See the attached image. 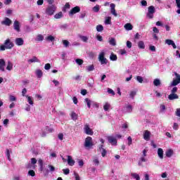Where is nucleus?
Returning a JSON list of instances; mask_svg holds the SVG:
<instances>
[{
    "label": "nucleus",
    "instance_id": "nucleus-1",
    "mask_svg": "<svg viewBox=\"0 0 180 180\" xmlns=\"http://www.w3.org/2000/svg\"><path fill=\"white\" fill-rule=\"evenodd\" d=\"M15 46V44L12 42L11 39L8 38L4 41L3 45H0V51H5L6 50H11Z\"/></svg>",
    "mask_w": 180,
    "mask_h": 180
},
{
    "label": "nucleus",
    "instance_id": "nucleus-2",
    "mask_svg": "<svg viewBox=\"0 0 180 180\" xmlns=\"http://www.w3.org/2000/svg\"><path fill=\"white\" fill-rule=\"evenodd\" d=\"M56 11H57V7L56 6V5H50L46 7L45 10V14L47 16H53Z\"/></svg>",
    "mask_w": 180,
    "mask_h": 180
},
{
    "label": "nucleus",
    "instance_id": "nucleus-3",
    "mask_svg": "<svg viewBox=\"0 0 180 180\" xmlns=\"http://www.w3.org/2000/svg\"><path fill=\"white\" fill-rule=\"evenodd\" d=\"M55 171H56V167L54 166H53V165H49L47 166V169H44L42 170L45 176H47V175H49V174H50V172H51V174H53V172H54Z\"/></svg>",
    "mask_w": 180,
    "mask_h": 180
},
{
    "label": "nucleus",
    "instance_id": "nucleus-4",
    "mask_svg": "<svg viewBox=\"0 0 180 180\" xmlns=\"http://www.w3.org/2000/svg\"><path fill=\"white\" fill-rule=\"evenodd\" d=\"M93 146H94V143L92 142V137L91 136L86 137L84 141L85 148H91Z\"/></svg>",
    "mask_w": 180,
    "mask_h": 180
},
{
    "label": "nucleus",
    "instance_id": "nucleus-5",
    "mask_svg": "<svg viewBox=\"0 0 180 180\" xmlns=\"http://www.w3.org/2000/svg\"><path fill=\"white\" fill-rule=\"evenodd\" d=\"M154 13H155V7L150 6L148 8L147 17L149 19H153L154 18Z\"/></svg>",
    "mask_w": 180,
    "mask_h": 180
},
{
    "label": "nucleus",
    "instance_id": "nucleus-6",
    "mask_svg": "<svg viewBox=\"0 0 180 180\" xmlns=\"http://www.w3.org/2000/svg\"><path fill=\"white\" fill-rule=\"evenodd\" d=\"M175 79L170 84V86H176L178 84H180V75L174 72Z\"/></svg>",
    "mask_w": 180,
    "mask_h": 180
},
{
    "label": "nucleus",
    "instance_id": "nucleus-7",
    "mask_svg": "<svg viewBox=\"0 0 180 180\" xmlns=\"http://www.w3.org/2000/svg\"><path fill=\"white\" fill-rule=\"evenodd\" d=\"M105 51H101L98 55V61L101 65L108 64V59L105 58Z\"/></svg>",
    "mask_w": 180,
    "mask_h": 180
},
{
    "label": "nucleus",
    "instance_id": "nucleus-8",
    "mask_svg": "<svg viewBox=\"0 0 180 180\" xmlns=\"http://www.w3.org/2000/svg\"><path fill=\"white\" fill-rule=\"evenodd\" d=\"M84 132L85 134H87L88 136H93L94 135V131L89 127V125L85 124L84 127Z\"/></svg>",
    "mask_w": 180,
    "mask_h": 180
},
{
    "label": "nucleus",
    "instance_id": "nucleus-9",
    "mask_svg": "<svg viewBox=\"0 0 180 180\" xmlns=\"http://www.w3.org/2000/svg\"><path fill=\"white\" fill-rule=\"evenodd\" d=\"M108 142L112 144V146H116L117 144V139H116V137L113 136H108Z\"/></svg>",
    "mask_w": 180,
    "mask_h": 180
},
{
    "label": "nucleus",
    "instance_id": "nucleus-10",
    "mask_svg": "<svg viewBox=\"0 0 180 180\" xmlns=\"http://www.w3.org/2000/svg\"><path fill=\"white\" fill-rule=\"evenodd\" d=\"M124 112L125 113H131L133 112V106L129 104L125 105L124 106Z\"/></svg>",
    "mask_w": 180,
    "mask_h": 180
},
{
    "label": "nucleus",
    "instance_id": "nucleus-11",
    "mask_svg": "<svg viewBox=\"0 0 180 180\" xmlns=\"http://www.w3.org/2000/svg\"><path fill=\"white\" fill-rule=\"evenodd\" d=\"M81 11V8L79 6H75V8H72L69 13V15L70 16H72V15H75V13H78Z\"/></svg>",
    "mask_w": 180,
    "mask_h": 180
},
{
    "label": "nucleus",
    "instance_id": "nucleus-12",
    "mask_svg": "<svg viewBox=\"0 0 180 180\" xmlns=\"http://www.w3.org/2000/svg\"><path fill=\"white\" fill-rule=\"evenodd\" d=\"M67 158L68 165L70 167H74V165H75V160L72 159V157L70 155H67Z\"/></svg>",
    "mask_w": 180,
    "mask_h": 180
},
{
    "label": "nucleus",
    "instance_id": "nucleus-13",
    "mask_svg": "<svg viewBox=\"0 0 180 180\" xmlns=\"http://www.w3.org/2000/svg\"><path fill=\"white\" fill-rule=\"evenodd\" d=\"M150 137H151V133L148 130H146L143 132V139L146 141H148L150 140Z\"/></svg>",
    "mask_w": 180,
    "mask_h": 180
},
{
    "label": "nucleus",
    "instance_id": "nucleus-14",
    "mask_svg": "<svg viewBox=\"0 0 180 180\" xmlns=\"http://www.w3.org/2000/svg\"><path fill=\"white\" fill-rule=\"evenodd\" d=\"M15 44H16V46H23V44H25V41L23 40V38H15Z\"/></svg>",
    "mask_w": 180,
    "mask_h": 180
},
{
    "label": "nucleus",
    "instance_id": "nucleus-15",
    "mask_svg": "<svg viewBox=\"0 0 180 180\" xmlns=\"http://www.w3.org/2000/svg\"><path fill=\"white\" fill-rule=\"evenodd\" d=\"M13 28H14V30H16V32H20V23L19 22V21L18 20L14 21Z\"/></svg>",
    "mask_w": 180,
    "mask_h": 180
},
{
    "label": "nucleus",
    "instance_id": "nucleus-16",
    "mask_svg": "<svg viewBox=\"0 0 180 180\" xmlns=\"http://www.w3.org/2000/svg\"><path fill=\"white\" fill-rule=\"evenodd\" d=\"M1 25L5 26H11L12 25V20L8 18H5L4 20L1 21Z\"/></svg>",
    "mask_w": 180,
    "mask_h": 180
},
{
    "label": "nucleus",
    "instance_id": "nucleus-17",
    "mask_svg": "<svg viewBox=\"0 0 180 180\" xmlns=\"http://www.w3.org/2000/svg\"><path fill=\"white\" fill-rule=\"evenodd\" d=\"M115 8H116V5L115 4H110V12H111L112 15H113L115 17H117V13H116V9H115Z\"/></svg>",
    "mask_w": 180,
    "mask_h": 180
},
{
    "label": "nucleus",
    "instance_id": "nucleus-18",
    "mask_svg": "<svg viewBox=\"0 0 180 180\" xmlns=\"http://www.w3.org/2000/svg\"><path fill=\"white\" fill-rule=\"evenodd\" d=\"M179 96L176 94L171 93L168 96L169 101H174V99H179Z\"/></svg>",
    "mask_w": 180,
    "mask_h": 180
},
{
    "label": "nucleus",
    "instance_id": "nucleus-19",
    "mask_svg": "<svg viewBox=\"0 0 180 180\" xmlns=\"http://www.w3.org/2000/svg\"><path fill=\"white\" fill-rule=\"evenodd\" d=\"M166 44H168V46H172L173 49H176V45L175 44V42L171 39H166L165 40Z\"/></svg>",
    "mask_w": 180,
    "mask_h": 180
},
{
    "label": "nucleus",
    "instance_id": "nucleus-20",
    "mask_svg": "<svg viewBox=\"0 0 180 180\" xmlns=\"http://www.w3.org/2000/svg\"><path fill=\"white\" fill-rule=\"evenodd\" d=\"M158 155L160 160H162L164 158V150L162 148H160L158 149Z\"/></svg>",
    "mask_w": 180,
    "mask_h": 180
},
{
    "label": "nucleus",
    "instance_id": "nucleus-21",
    "mask_svg": "<svg viewBox=\"0 0 180 180\" xmlns=\"http://www.w3.org/2000/svg\"><path fill=\"white\" fill-rule=\"evenodd\" d=\"M165 155H166V157H167L168 158H171V157L174 155V150H173L172 149H168V150L165 152Z\"/></svg>",
    "mask_w": 180,
    "mask_h": 180
},
{
    "label": "nucleus",
    "instance_id": "nucleus-22",
    "mask_svg": "<svg viewBox=\"0 0 180 180\" xmlns=\"http://www.w3.org/2000/svg\"><path fill=\"white\" fill-rule=\"evenodd\" d=\"M0 71H5V60L0 59Z\"/></svg>",
    "mask_w": 180,
    "mask_h": 180
},
{
    "label": "nucleus",
    "instance_id": "nucleus-23",
    "mask_svg": "<svg viewBox=\"0 0 180 180\" xmlns=\"http://www.w3.org/2000/svg\"><path fill=\"white\" fill-rule=\"evenodd\" d=\"M147 162V159H146L145 157L141 156L139 160L138 165L139 167H143V162Z\"/></svg>",
    "mask_w": 180,
    "mask_h": 180
},
{
    "label": "nucleus",
    "instance_id": "nucleus-24",
    "mask_svg": "<svg viewBox=\"0 0 180 180\" xmlns=\"http://www.w3.org/2000/svg\"><path fill=\"white\" fill-rule=\"evenodd\" d=\"M28 63L32 64V63H40V60L36 56H33L32 58L28 60Z\"/></svg>",
    "mask_w": 180,
    "mask_h": 180
},
{
    "label": "nucleus",
    "instance_id": "nucleus-25",
    "mask_svg": "<svg viewBox=\"0 0 180 180\" xmlns=\"http://www.w3.org/2000/svg\"><path fill=\"white\" fill-rule=\"evenodd\" d=\"M80 40L83 41L84 43H86L88 40H89V37L87 36H84V35H79V36Z\"/></svg>",
    "mask_w": 180,
    "mask_h": 180
},
{
    "label": "nucleus",
    "instance_id": "nucleus-26",
    "mask_svg": "<svg viewBox=\"0 0 180 180\" xmlns=\"http://www.w3.org/2000/svg\"><path fill=\"white\" fill-rule=\"evenodd\" d=\"M84 102H85V103H86L87 107L89 108V109H91V105H92V103H94V101L89 100V98H86L84 99Z\"/></svg>",
    "mask_w": 180,
    "mask_h": 180
},
{
    "label": "nucleus",
    "instance_id": "nucleus-27",
    "mask_svg": "<svg viewBox=\"0 0 180 180\" xmlns=\"http://www.w3.org/2000/svg\"><path fill=\"white\" fill-rule=\"evenodd\" d=\"M13 69V64L12 63V62L11 61H8L7 62V67H6V70L8 71H12V70Z\"/></svg>",
    "mask_w": 180,
    "mask_h": 180
},
{
    "label": "nucleus",
    "instance_id": "nucleus-28",
    "mask_svg": "<svg viewBox=\"0 0 180 180\" xmlns=\"http://www.w3.org/2000/svg\"><path fill=\"white\" fill-rule=\"evenodd\" d=\"M94 70H95V65H89L86 67V71H87V72H91V71H94Z\"/></svg>",
    "mask_w": 180,
    "mask_h": 180
},
{
    "label": "nucleus",
    "instance_id": "nucleus-29",
    "mask_svg": "<svg viewBox=\"0 0 180 180\" xmlns=\"http://www.w3.org/2000/svg\"><path fill=\"white\" fill-rule=\"evenodd\" d=\"M138 47L139 49H141L142 50H144V49H146V45L144 44V41H139L138 42Z\"/></svg>",
    "mask_w": 180,
    "mask_h": 180
},
{
    "label": "nucleus",
    "instance_id": "nucleus-30",
    "mask_svg": "<svg viewBox=\"0 0 180 180\" xmlns=\"http://www.w3.org/2000/svg\"><path fill=\"white\" fill-rule=\"evenodd\" d=\"M125 30H133V25H131V24L130 23H127L124 25V26Z\"/></svg>",
    "mask_w": 180,
    "mask_h": 180
},
{
    "label": "nucleus",
    "instance_id": "nucleus-31",
    "mask_svg": "<svg viewBox=\"0 0 180 180\" xmlns=\"http://www.w3.org/2000/svg\"><path fill=\"white\" fill-rule=\"evenodd\" d=\"M46 41H54L56 40V38L52 35H49L46 37H45Z\"/></svg>",
    "mask_w": 180,
    "mask_h": 180
},
{
    "label": "nucleus",
    "instance_id": "nucleus-32",
    "mask_svg": "<svg viewBox=\"0 0 180 180\" xmlns=\"http://www.w3.org/2000/svg\"><path fill=\"white\" fill-rule=\"evenodd\" d=\"M35 74L37 78H41V77H43V72L41 71V70H37Z\"/></svg>",
    "mask_w": 180,
    "mask_h": 180
},
{
    "label": "nucleus",
    "instance_id": "nucleus-33",
    "mask_svg": "<svg viewBox=\"0 0 180 180\" xmlns=\"http://www.w3.org/2000/svg\"><path fill=\"white\" fill-rule=\"evenodd\" d=\"M25 168H27V169H34V168H36V166L32 165V163L29 162L25 165Z\"/></svg>",
    "mask_w": 180,
    "mask_h": 180
},
{
    "label": "nucleus",
    "instance_id": "nucleus-34",
    "mask_svg": "<svg viewBox=\"0 0 180 180\" xmlns=\"http://www.w3.org/2000/svg\"><path fill=\"white\" fill-rule=\"evenodd\" d=\"M25 97L27 99V102L30 105H31V106H33L34 103H33V98H32V96H25Z\"/></svg>",
    "mask_w": 180,
    "mask_h": 180
},
{
    "label": "nucleus",
    "instance_id": "nucleus-35",
    "mask_svg": "<svg viewBox=\"0 0 180 180\" xmlns=\"http://www.w3.org/2000/svg\"><path fill=\"white\" fill-rule=\"evenodd\" d=\"M153 84L155 86H160L161 85V81L160 79H155L153 81Z\"/></svg>",
    "mask_w": 180,
    "mask_h": 180
},
{
    "label": "nucleus",
    "instance_id": "nucleus-36",
    "mask_svg": "<svg viewBox=\"0 0 180 180\" xmlns=\"http://www.w3.org/2000/svg\"><path fill=\"white\" fill-rule=\"evenodd\" d=\"M36 41H43L44 40V37L42 34H38L35 39Z\"/></svg>",
    "mask_w": 180,
    "mask_h": 180
},
{
    "label": "nucleus",
    "instance_id": "nucleus-37",
    "mask_svg": "<svg viewBox=\"0 0 180 180\" xmlns=\"http://www.w3.org/2000/svg\"><path fill=\"white\" fill-rule=\"evenodd\" d=\"M110 60L111 61H117V56L115 55V53H111L110 56Z\"/></svg>",
    "mask_w": 180,
    "mask_h": 180
},
{
    "label": "nucleus",
    "instance_id": "nucleus-38",
    "mask_svg": "<svg viewBox=\"0 0 180 180\" xmlns=\"http://www.w3.org/2000/svg\"><path fill=\"white\" fill-rule=\"evenodd\" d=\"M131 176H132V178H134V179L140 180V175H139V174L131 173Z\"/></svg>",
    "mask_w": 180,
    "mask_h": 180
},
{
    "label": "nucleus",
    "instance_id": "nucleus-39",
    "mask_svg": "<svg viewBox=\"0 0 180 180\" xmlns=\"http://www.w3.org/2000/svg\"><path fill=\"white\" fill-rule=\"evenodd\" d=\"M62 43L63 44V46L65 47V49H67V47L70 46V41H68V40L67 39L62 40Z\"/></svg>",
    "mask_w": 180,
    "mask_h": 180
},
{
    "label": "nucleus",
    "instance_id": "nucleus-40",
    "mask_svg": "<svg viewBox=\"0 0 180 180\" xmlns=\"http://www.w3.org/2000/svg\"><path fill=\"white\" fill-rule=\"evenodd\" d=\"M105 25H111L112 23V18L111 17H106L105 20Z\"/></svg>",
    "mask_w": 180,
    "mask_h": 180
},
{
    "label": "nucleus",
    "instance_id": "nucleus-41",
    "mask_svg": "<svg viewBox=\"0 0 180 180\" xmlns=\"http://www.w3.org/2000/svg\"><path fill=\"white\" fill-rule=\"evenodd\" d=\"M11 153H12L9 149H6V155L7 157V159L8 161H11L12 159H11Z\"/></svg>",
    "mask_w": 180,
    "mask_h": 180
},
{
    "label": "nucleus",
    "instance_id": "nucleus-42",
    "mask_svg": "<svg viewBox=\"0 0 180 180\" xmlns=\"http://www.w3.org/2000/svg\"><path fill=\"white\" fill-rule=\"evenodd\" d=\"M63 12H59L54 15L55 19H61L63 18Z\"/></svg>",
    "mask_w": 180,
    "mask_h": 180
},
{
    "label": "nucleus",
    "instance_id": "nucleus-43",
    "mask_svg": "<svg viewBox=\"0 0 180 180\" xmlns=\"http://www.w3.org/2000/svg\"><path fill=\"white\" fill-rule=\"evenodd\" d=\"M70 116L72 120H77V119H78V115H77V113L75 112H72Z\"/></svg>",
    "mask_w": 180,
    "mask_h": 180
},
{
    "label": "nucleus",
    "instance_id": "nucleus-44",
    "mask_svg": "<svg viewBox=\"0 0 180 180\" xmlns=\"http://www.w3.org/2000/svg\"><path fill=\"white\" fill-rule=\"evenodd\" d=\"M97 32H103V25H98L96 27Z\"/></svg>",
    "mask_w": 180,
    "mask_h": 180
},
{
    "label": "nucleus",
    "instance_id": "nucleus-45",
    "mask_svg": "<svg viewBox=\"0 0 180 180\" xmlns=\"http://www.w3.org/2000/svg\"><path fill=\"white\" fill-rule=\"evenodd\" d=\"M75 63H77L78 65H82L84 64V60L77 58L75 60Z\"/></svg>",
    "mask_w": 180,
    "mask_h": 180
},
{
    "label": "nucleus",
    "instance_id": "nucleus-46",
    "mask_svg": "<svg viewBox=\"0 0 180 180\" xmlns=\"http://www.w3.org/2000/svg\"><path fill=\"white\" fill-rule=\"evenodd\" d=\"M136 79L139 84H143V79L141 76H136Z\"/></svg>",
    "mask_w": 180,
    "mask_h": 180
},
{
    "label": "nucleus",
    "instance_id": "nucleus-47",
    "mask_svg": "<svg viewBox=\"0 0 180 180\" xmlns=\"http://www.w3.org/2000/svg\"><path fill=\"white\" fill-rule=\"evenodd\" d=\"M109 43L111 46H116V40L115 38H111V39L109 41Z\"/></svg>",
    "mask_w": 180,
    "mask_h": 180
},
{
    "label": "nucleus",
    "instance_id": "nucleus-48",
    "mask_svg": "<svg viewBox=\"0 0 180 180\" xmlns=\"http://www.w3.org/2000/svg\"><path fill=\"white\" fill-rule=\"evenodd\" d=\"M28 175L30 176H36V172H34V170H29L28 172Z\"/></svg>",
    "mask_w": 180,
    "mask_h": 180
},
{
    "label": "nucleus",
    "instance_id": "nucleus-49",
    "mask_svg": "<svg viewBox=\"0 0 180 180\" xmlns=\"http://www.w3.org/2000/svg\"><path fill=\"white\" fill-rule=\"evenodd\" d=\"M109 108H110V104H109L108 103H105V104L103 106V109L105 111L109 110Z\"/></svg>",
    "mask_w": 180,
    "mask_h": 180
},
{
    "label": "nucleus",
    "instance_id": "nucleus-50",
    "mask_svg": "<svg viewBox=\"0 0 180 180\" xmlns=\"http://www.w3.org/2000/svg\"><path fill=\"white\" fill-rule=\"evenodd\" d=\"M136 91H132L130 92L129 94V98H131V99H134V96H136Z\"/></svg>",
    "mask_w": 180,
    "mask_h": 180
},
{
    "label": "nucleus",
    "instance_id": "nucleus-51",
    "mask_svg": "<svg viewBox=\"0 0 180 180\" xmlns=\"http://www.w3.org/2000/svg\"><path fill=\"white\" fill-rule=\"evenodd\" d=\"M99 9H101V7L99 6V5H96L93 8V11L96 13L99 12Z\"/></svg>",
    "mask_w": 180,
    "mask_h": 180
},
{
    "label": "nucleus",
    "instance_id": "nucleus-52",
    "mask_svg": "<svg viewBox=\"0 0 180 180\" xmlns=\"http://www.w3.org/2000/svg\"><path fill=\"white\" fill-rule=\"evenodd\" d=\"M9 101H10V102H15L16 101V98L13 95H10Z\"/></svg>",
    "mask_w": 180,
    "mask_h": 180
},
{
    "label": "nucleus",
    "instance_id": "nucleus-53",
    "mask_svg": "<svg viewBox=\"0 0 180 180\" xmlns=\"http://www.w3.org/2000/svg\"><path fill=\"white\" fill-rule=\"evenodd\" d=\"M38 162H39V164L41 171H43V169H43V160L39 159V160H38Z\"/></svg>",
    "mask_w": 180,
    "mask_h": 180
},
{
    "label": "nucleus",
    "instance_id": "nucleus-54",
    "mask_svg": "<svg viewBox=\"0 0 180 180\" xmlns=\"http://www.w3.org/2000/svg\"><path fill=\"white\" fill-rule=\"evenodd\" d=\"M178 129H179V124H178V123H176V122H174L173 124V129L178 130Z\"/></svg>",
    "mask_w": 180,
    "mask_h": 180
},
{
    "label": "nucleus",
    "instance_id": "nucleus-55",
    "mask_svg": "<svg viewBox=\"0 0 180 180\" xmlns=\"http://www.w3.org/2000/svg\"><path fill=\"white\" fill-rule=\"evenodd\" d=\"M88 56L89 58H94V57H95V53L90 51L89 52Z\"/></svg>",
    "mask_w": 180,
    "mask_h": 180
},
{
    "label": "nucleus",
    "instance_id": "nucleus-56",
    "mask_svg": "<svg viewBox=\"0 0 180 180\" xmlns=\"http://www.w3.org/2000/svg\"><path fill=\"white\" fill-rule=\"evenodd\" d=\"M37 163V160H36V158H31V164L32 165H34Z\"/></svg>",
    "mask_w": 180,
    "mask_h": 180
},
{
    "label": "nucleus",
    "instance_id": "nucleus-57",
    "mask_svg": "<svg viewBox=\"0 0 180 180\" xmlns=\"http://www.w3.org/2000/svg\"><path fill=\"white\" fill-rule=\"evenodd\" d=\"M63 172L65 175H68L70 174V169H63Z\"/></svg>",
    "mask_w": 180,
    "mask_h": 180
},
{
    "label": "nucleus",
    "instance_id": "nucleus-58",
    "mask_svg": "<svg viewBox=\"0 0 180 180\" xmlns=\"http://www.w3.org/2000/svg\"><path fill=\"white\" fill-rule=\"evenodd\" d=\"M44 68L45 70H50L51 68V65H50V63H46L45 64Z\"/></svg>",
    "mask_w": 180,
    "mask_h": 180
},
{
    "label": "nucleus",
    "instance_id": "nucleus-59",
    "mask_svg": "<svg viewBox=\"0 0 180 180\" xmlns=\"http://www.w3.org/2000/svg\"><path fill=\"white\" fill-rule=\"evenodd\" d=\"M101 153L102 157H105L108 152L106 151L105 149H103V150H101Z\"/></svg>",
    "mask_w": 180,
    "mask_h": 180
},
{
    "label": "nucleus",
    "instance_id": "nucleus-60",
    "mask_svg": "<svg viewBox=\"0 0 180 180\" xmlns=\"http://www.w3.org/2000/svg\"><path fill=\"white\" fill-rule=\"evenodd\" d=\"M77 162H78L79 167H84V160H79L77 161Z\"/></svg>",
    "mask_w": 180,
    "mask_h": 180
},
{
    "label": "nucleus",
    "instance_id": "nucleus-61",
    "mask_svg": "<svg viewBox=\"0 0 180 180\" xmlns=\"http://www.w3.org/2000/svg\"><path fill=\"white\" fill-rule=\"evenodd\" d=\"M131 46H132L131 41H127V47L128 49H131Z\"/></svg>",
    "mask_w": 180,
    "mask_h": 180
},
{
    "label": "nucleus",
    "instance_id": "nucleus-62",
    "mask_svg": "<svg viewBox=\"0 0 180 180\" xmlns=\"http://www.w3.org/2000/svg\"><path fill=\"white\" fill-rule=\"evenodd\" d=\"M108 92L109 93V94H110L111 95H112V96H115V91L112 89H108Z\"/></svg>",
    "mask_w": 180,
    "mask_h": 180
},
{
    "label": "nucleus",
    "instance_id": "nucleus-63",
    "mask_svg": "<svg viewBox=\"0 0 180 180\" xmlns=\"http://www.w3.org/2000/svg\"><path fill=\"white\" fill-rule=\"evenodd\" d=\"M176 116H178V117H180V108H177L176 110Z\"/></svg>",
    "mask_w": 180,
    "mask_h": 180
},
{
    "label": "nucleus",
    "instance_id": "nucleus-64",
    "mask_svg": "<svg viewBox=\"0 0 180 180\" xmlns=\"http://www.w3.org/2000/svg\"><path fill=\"white\" fill-rule=\"evenodd\" d=\"M176 5L178 9H180V0H176Z\"/></svg>",
    "mask_w": 180,
    "mask_h": 180
}]
</instances>
